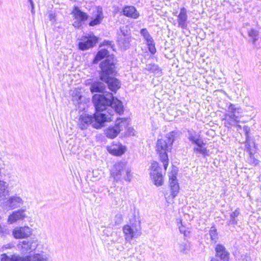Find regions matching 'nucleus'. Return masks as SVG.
<instances>
[{"mask_svg":"<svg viewBox=\"0 0 261 261\" xmlns=\"http://www.w3.org/2000/svg\"><path fill=\"white\" fill-rule=\"evenodd\" d=\"M110 98L103 94H95L93 95L92 100L95 112L93 115H82L79 118V127L84 129L91 124L96 129L101 128L106 122H110L113 120V112L109 109L111 107L119 115L124 112V107L121 101L109 93Z\"/></svg>","mask_w":261,"mask_h":261,"instance_id":"f257e3e1","label":"nucleus"},{"mask_svg":"<svg viewBox=\"0 0 261 261\" xmlns=\"http://www.w3.org/2000/svg\"><path fill=\"white\" fill-rule=\"evenodd\" d=\"M100 68V80L105 82L108 86V88L114 93L120 88L121 84L120 81L115 77L117 74L115 65L114 63L111 62L110 60L106 59L99 64Z\"/></svg>","mask_w":261,"mask_h":261,"instance_id":"f03ea898","label":"nucleus"},{"mask_svg":"<svg viewBox=\"0 0 261 261\" xmlns=\"http://www.w3.org/2000/svg\"><path fill=\"white\" fill-rule=\"evenodd\" d=\"M174 141V135L172 134L166 137V139H158L155 144V151L159 160L163 163L165 171H166L169 164L168 153L172 149Z\"/></svg>","mask_w":261,"mask_h":261,"instance_id":"7ed1b4c3","label":"nucleus"},{"mask_svg":"<svg viewBox=\"0 0 261 261\" xmlns=\"http://www.w3.org/2000/svg\"><path fill=\"white\" fill-rule=\"evenodd\" d=\"M126 165L127 162L122 160L116 162L110 171V176L116 181L121 178L130 181L132 175L130 170L126 168Z\"/></svg>","mask_w":261,"mask_h":261,"instance_id":"20e7f679","label":"nucleus"},{"mask_svg":"<svg viewBox=\"0 0 261 261\" xmlns=\"http://www.w3.org/2000/svg\"><path fill=\"white\" fill-rule=\"evenodd\" d=\"M169 192L165 194L166 201L169 203H173L174 199L177 196L180 191V187L177 179V171L171 170L168 173Z\"/></svg>","mask_w":261,"mask_h":261,"instance_id":"39448f33","label":"nucleus"},{"mask_svg":"<svg viewBox=\"0 0 261 261\" xmlns=\"http://www.w3.org/2000/svg\"><path fill=\"white\" fill-rule=\"evenodd\" d=\"M149 176L152 183L156 187L163 186L165 182V176L166 171H162V168L159 162L153 161L149 168ZM164 170H165L164 169Z\"/></svg>","mask_w":261,"mask_h":261,"instance_id":"423d86ee","label":"nucleus"},{"mask_svg":"<svg viewBox=\"0 0 261 261\" xmlns=\"http://www.w3.org/2000/svg\"><path fill=\"white\" fill-rule=\"evenodd\" d=\"M128 123L127 119L119 118L116 120L114 126H110L105 130L106 136L111 139L115 138L123 129L127 128Z\"/></svg>","mask_w":261,"mask_h":261,"instance_id":"0eeeda50","label":"nucleus"},{"mask_svg":"<svg viewBox=\"0 0 261 261\" xmlns=\"http://www.w3.org/2000/svg\"><path fill=\"white\" fill-rule=\"evenodd\" d=\"M77 48L84 51L94 47L98 43L99 38L93 34L82 35L78 39Z\"/></svg>","mask_w":261,"mask_h":261,"instance_id":"6e6552de","label":"nucleus"},{"mask_svg":"<svg viewBox=\"0 0 261 261\" xmlns=\"http://www.w3.org/2000/svg\"><path fill=\"white\" fill-rule=\"evenodd\" d=\"M240 108H237L234 105L230 103L228 108L227 114H225L224 117L222 121H225L224 125L225 127L229 128L232 126V122L239 123V116L236 115L240 113Z\"/></svg>","mask_w":261,"mask_h":261,"instance_id":"1a4fd4ad","label":"nucleus"},{"mask_svg":"<svg viewBox=\"0 0 261 261\" xmlns=\"http://www.w3.org/2000/svg\"><path fill=\"white\" fill-rule=\"evenodd\" d=\"M189 140L192 144L197 146L194 148L193 151L194 152L201 154L203 156L209 155V150L205 147L206 143L204 142L202 138L199 135L190 134L189 137Z\"/></svg>","mask_w":261,"mask_h":261,"instance_id":"9d476101","label":"nucleus"},{"mask_svg":"<svg viewBox=\"0 0 261 261\" xmlns=\"http://www.w3.org/2000/svg\"><path fill=\"white\" fill-rule=\"evenodd\" d=\"M70 14L75 20L73 24L75 27H81L82 23L87 21L89 18V15L81 10L77 6L73 7Z\"/></svg>","mask_w":261,"mask_h":261,"instance_id":"9b49d317","label":"nucleus"},{"mask_svg":"<svg viewBox=\"0 0 261 261\" xmlns=\"http://www.w3.org/2000/svg\"><path fill=\"white\" fill-rule=\"evenodd\" d=\"M122 230L125 239L132 240L141 234L139 223L138 225L134 223H132L131 225L128 224L124 225L123 226Z\"/></svg>","mask_w":261,"mask_h":261,"instance_id":"f8f14e48","label":"nucleus"},{"mask_svg":"<svg viewBox=\"0 0 261 261\" xmlns=\"http://www.w3.org/2000/svg\"><path fill=\"white\" fill-rule=\"evenodd\" d=\"M107 150L113 156H121L126 151V147L120 142L113 141L107 146Z\"/></svg>","mask_w":261,"mask_h":261,"instance_id":"ddd939ff","label":"nucleus"},{"mask_svg":"<svg viewBox=\"0 0 261 261\" xmlns=\"http://www.w3.org/2000/svg\"><path fill=\"white\" fill-rule=\"evenodd\" d=\"M33 230L28 226H18L14 228L12 233L16 239H22L30 237L32 234Z\"/></svg>","mask_w":261,"mask_h":261,"instance_id":"4468645a","label":"nucleus"},{"mask_svg":"<svg viewBox=\"0 0 261 261\" xmlns=\"http://www.w3.org/2000/svg\"><path fill=\"white\" fill-rule=\"evenodd\" d=\"M104 18L102 9L101 7H97L93 11L91 20L89 22L90 27H94L100 24Z\"/></svg>","mask_w":261,"mask_h":261,"instance_id":"2eb2a0df","label":"nucleus"},{"mask_svg":"<svg viewBox=\"0 0 261 261\" xmlns=\"http://www.w3.org/2000/svg\"><path fill=\"white\" fill-rule=\"evenodd\" d=\"M216 256L222 261H229L230 253L222 244H218L215 248Z\"/></svg>","mask_w":261,"mask_h":261,"instance_id":"dca6fc26","label":"nucleus"},{"mask_svg":"<svg viewBox=\"0 0 261 261\" xmlns=\"http://www.w3.org/2000/svg\"><path fill=\"white\" fill-rule=\"evenodd\" d=\"M122 14L126 17L137 19L140 16V13L137 8L131 5H125L122 9Z\"/></svg>","mask_w":261,"mask_h":261,"instance_id":"f3484780","label":"nucleus"},{"mask_svg":"<svg viewBox=\"0 0 261 261\" xmlns=\"http://www.w3.org/2000/svg\"><path fill=\"white\" fill-rule=\"evenodd\" d=\"M187 20L188 16L186 9L184 7L181 8L177 18L178 26L182 29H187Z\"/></svg>","mask_w":261,"mask_h":261,"instance_id":"a211bd4d","label":"nucleus"},{"mask_svg":"<svg viewBox=\"0 0 261 261\" xmlns=\"http://www.w3.org/2000/svg\"><path fill=\"white\" fill-rule=\"evenodd\" d=\"M109 57V51L105 48L101 49L96 53L95 57H94L92 61V63L93 64H97L100 61Z\"/></svg>","mask_w":261,"mask_h":261,"instance_id":"6ab92c4d","label":"nucleus"},{"mask_svg":"<svg viewBox=\"0 0 261 261\" xmlns=\"http://www.w3.org/2000/svg\"><path fill=\"white\" fill-rule=\"evenodd\" d=\"M24 210H19L12 213L9 217V221L11 223L15 222L18 220H22L26 217Z\"/></svg>","mask_w":261,"mask_h":261,"instance_id":"aec40b11","label":"nucleus"},{"mask_svg":"<svg viewBox=\"0 0 261 261\" xmlns=\"http://www.w3.org/2000/svg\"><path fill=\"white\" fill-rule=\"evenodd\" d=\"M23 261H48L47 258L43 255L37 253L32 255H28L23 258Z\"/></svg>","mask_w":261,"mask_h":261,"instance_id":"412c9836","label":"nucleus"},{"mask_svg":"<svg viewBox=\"0 0 261 261\" xmlns=\"http://www.w3.org/2000/svg\"><path fill=\"white\" fill-rule=\"evenodd\" d=\"M105 90V87L100 82L93 83L90 87V91L92 93L99 92L102 93Z\"/></svg>","mask_w":261,"mask_h":261,"instance_id":"4be33fe9","label":"nucleus"},{"mask_svg":"<svg viewBox=\"0 0 261 261\" xmlns=\"http://www.w3.org/2000/svg\"><path fill=\"white\" fill-rule=\"evenodd\" d=\"M1 261H23V258L14 254L9 256L6 253H4L1 255Z\"/></svg>","mask_w":261,"mask_h":261,"instance_id":"5701e85b","label":"nucleus"},{"mask_svg":"<svg viewBox=\"0 0 261 261\" xmlns=\"http://www.w3.org/2000/svg\"><path fill=\"white\" fill-rule=\"evenodd\" d=\"M211 239L214 243H216L218 239V234L216 227L213 225L209 231Z\"/></svg>","mask_w":261,"mask_h":261,"instance_id":"b1692460","label":"nucleus"},{"mask_svg":"<svg viewBox=\"0 0 261 261\" xmlns=\"http://www.w3.org/2000/svg\"><path fill=\"white\" fill-rule=\"evenodd\" d=\"M9 202L11 206L16 207L17 204L22 203V200L19 197L14 196L9 198Z\"/></svg>","mask_w":261,"mask_h":261,"instance_id":"393cba45","label":"nucleus"},{"mask_svg":"<svg viewBox=\"0 0 261 261\" xmlns=\"http://www.w3.org/2000/svg\"><path fill=\"white\" fill-rule=\"evenodd\" d=\"M240 214V208H237L230 215V221L231 224H236L237 223V218Z\"/></svg>","mask_w":261,"mask_h":261,"instance_id":"a878e982","label":"nucleus"},{"mask_svg":"<svg viewBox=\"0 0 261 261\" xmlns=\"http://www.w3.org/2000/svg\"><path fill=\"white\" fill-rule=\"evenodd\" d=\"M141 34L143 36V38L146 42L151 41L153 40L151 37L147 30L145 28L142 29L140 31Z\"/></svg>","mask_w":261,"mask_h":261,"instance_id":"bb28decb","label":"nucleus"},{"mask_svg":"<svg viewBox=\"0 0 261 261\" xmlns=\"http://www.w3.org/2000/svg\"><path fill=\"white\" fill-rule=\"evenodd\" d=\"M147 45L149 51L151 53V54L154 55L156 53V49L153 40H151V42H147Z\"/></svg>","mask_w":261,"mask_h":261,"instance_id":"cd10ccee","label":"nucleus"},{"mask_svg":"<svg viewBox=\"0 0 261 261\" xmlns=\"http://www.w3.org/2000/svg\"><path fill=\"white\" fill-rule=\"evenodd\" d=\"M180 233L184 234L185 236H189L190 231L188 228H186L182 224L181 226L179 227Z\"/></svg>","mask_w":261,"mask_h":261,"instance_id":"c85d7f7f","label":"nucleus"},{"mask_svg":"<svg viewBox=\"0 0 261 261\" xmlns=\"http://www.w3.org/2000/svg\"><path fill=\"white\" fill-rule=\"evenodd\" d=\"M248 35L250 37L254 38V40H256V37L258 35V32L254 29H251L248 31Z\"/></svg>","mask_w":261,"mask_h":261,"instance_id":"c756f323","label":"nucleus"},{"mask_svg":"<svg viewBox=\"0 0 261 261\" xmlns=\"http://www.w3.org/2000/svg\"><path fill=\"white\" fill-rule=\"evenodd\" d=\"M109 46L111 48H113L114 45L113 43V42L109 40H104L100 44V46Z\"/></svg>","mask_w":261,"mask_h":261,"instance_id":"7c9ffc66","label":"nucleus"},{"mask_svg":"<svg viewBox=\"0 0 261 261\" xmlns=\"http://www.w3.org/2000/svg\"><path fill=\"white\" fill-rule=\"evenodd\" d=\"M243 129L245 131V135H246V137H248L249 134V132H250V128H249V127L248 126H247V125L244 126L243 127Z\"/></svg>","mask_w":261,"mask_h":261,"instance_id":"2f4dec72","label":"nucleus"},{"mask_svg":"<svg viewBox=\"0 0 261 261\" xmlns=\"http://www.w3.org/2000/svg\"><path fill=\"white\" fill-rule=\"evenodd\" d=\"M21 244H22V245L29 246V242L28 241H23L22 242ZM22 247H23V246H22Z\"/></svg>","mask_w":261,"mask_h":261,"instance_id":"473e14b6","label":"nucleus"},{"mask_svg":"<svg viewBox=\"0 0 261 261\" xmlns=\"http://www.w3.org/2000/svg\"><path fill=\"white\" fill-rule=\"evenodd\" d=\"M210 261H219V260H218L216 258H215L214 257L212 258Z\"/></svg>","mask_w":261,"mask_h":261,"instance_id":"72a5a7b5","label":"nucleus"},{"mask_svg":"<svg viewBox=\"0 0 261 261\" xmlns=\"http://www.w3.org/2000/svg\"><path fill=\"white\" fill-rule=\"evenodd\" d=\"M121 32H122V33L124 35H127V32H126V33H125L124 30H121Z\"/></svg>","mask_w":261,"mask_h":261,"instance_id":"f704fd0d","label":"nucleus"},{"mask_svg":"<svg viewBox=\"0 0 261 261\" xmlns=\"http://www.w3.org/2000/svg\"><path fill=\"white\" fill-rule=\"evenodd\" d=\"M0 232H3V228L1 225H0Z\"/></svg>","mask_w":261,"mask_h":261,"instance_id":"c9c22d12","label":"nucleus"},{"mask_svg":"<svg viewBox=\"0 0 261 261\" xmlns=\"http://www.w3.org/2000/svg\"><path fill=\"white\" fill-rule=\"evenodd\" d=\"M237 126L238 127V128H240V129L241 128V126L240 125H237Z\"/></svg>","mask_w":261,"mask_h":261,"instance_id":"e433bc0d","label":"nucleus"}]
</instances>
